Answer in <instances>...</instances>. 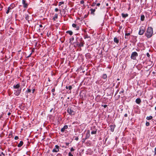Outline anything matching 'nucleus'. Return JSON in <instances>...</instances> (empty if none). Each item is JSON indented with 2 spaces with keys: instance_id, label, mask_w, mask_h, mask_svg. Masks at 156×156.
Listing matches in <instances>:
<instances>
[{
  "instance_id": "nucleus-35",
  "label": "nucleus",
  "mask_w": 156,
  "mask_h": 156,
  "mask_svg": "<svg viewBox=\"0 0 156 156\" xmlns=\"http://www.w3.org/2000/svg\"><path fill=\"white\" fill-rule=\"evenodd\" d=\"M55 12H57L58 11V9L57 8H56L55 9Z\"/></svg>"
},
{
  "instance_id": "nucleus-10",
  "label": "nucleus",
  "mask_w": 156,
  "mask_h": 156,
  "mask_svg": "<svg viewBox=\"0 0 156 156\" xmlns=\"http://www.w3.org/2000/svg\"><path fill=\"white\" fill-rule=\"evenodd\" d=\"M72 26L73 27L76 28V30H78L79 29V27L78 26H77V25L75 24H73Z\"/></svg>"
},
{
  "instance_id": "nucleus-31",
  "label": "nucleus",
  "mask_w": 156,
  "mask_h": 156,
  "mask_svg": "<svg viewBox=\"0 0 156 156\" xmlns=\"http://www.w3.org/2000/svg\"><path fill=\"white\" fill-rule=\"evenodd\" d=\"M31 90L30 89H28L27 90V91L28 93H30L31 92Z\"/></svg>"
},
{
  "instance_id": "nucleus-2",
  "label": "nucleus",
  "mask_w": 156,
  "mask_h": 156,
  "mask_svg": "<svg viewBox=\"0 0 156 156\" xmlns=\"http://www.w3.org/2000/svg\"><path fill=\"white\" fill-rule=\"evenodd\" d=\"M145 28L143 27L142 26L140 28L139 31V34L140 35H143L145 32Z\"/></svg>"
},
{
  "instance_id": "nucleus-37",
  "label": "nucleus",
  "mask_w": 156,
  "mask_h": 156,
  "mask_svg": "<svg viewBox=\"0 0 156 156\" xmlns=\"http://www.w3.org/2000/svg\"><path fill=\"white\" fill-rule=\"evenodd\" d=\"M55 91V90L54 89H53L51 90L52 92H54Z\"/></svg>"
},
{
  "instance_id": "nucleus-49",
  "label": "nucleus",
  "mask_w": 156,
  "mask_h": 156,
  "mask_svg": "<svg viewBox=\"0 0 156 156\" xmlns=\"http://www.w3.org/2000/svg\"><path fill=\"white\" fill-rule=\"evenodd\" d=\"M69 143H66V145H69Z\"/></svg>"
},
{
  "instance_id": "nucleus-7",
  "label": "nucleus",
  "mask_w": 156,
  "mask_h": 156,
  "mask_svg": "<svg viewBox=\"0 0 156 156\" xmlns=\"http://www.w3.org/2000/svg\"><path fill=\"white\" fill-rule=\"evenodd\" d=\"M22 3L23 5V6L24 8H27L28 6L27 4L26 3V1L24 0H23Z\"/></svg>"
},
{
  "instance_id": "nucleus-16",
  "label": "nucleus",
  "mask_w": 156,
  "mask_h": 156,
  "mask_svg": "<svg viewBox=\"0 0 156 156\" xmlns=\"http://www.w3.org/2000/svg\"><path fill=\"white\" fill-rule=\"evenodd\" d=\"M97 132V129H94V130H92L91 132V134H95Z\"/></svg>"
},
{
  "instance_id": "nucleus-24",
  "label": "nucleus",
  "mask_w": 156,
  "mask_h": 156,
  "mask_svg": "<svg viewBox=\"0 0 156 156\" xmlns=\"http://www.w3.org/2000/svg\"><path fill=\"white\" fill-rule=\"evenodd\" d=\"M130 34L129 33L126 34H125V36H126L125 38H127V37H126V36H129L130 35Z\"/></svg>"
},
{
  "instance_id": "nucleus-54",
  "label": "nucleus",
  "mask_w": 156,
  "mask_h": 156,
  "mask_svg": "<svg viewBox=\"0 0 156 156\" xmlns=\"http://www.w3.org/2000/svg\"><path fill=\"white\" fill-rule=\"evenodd\" d=\"M0 156H2L1 154H0Z\"/></svg>"
},
{
  "instance_id": "nucleus-14",
  "label": "nucleus",
  "mask_w": 156,
  "mask_h": 156,
  "mask_svg": "<svg viewBox=\"0 0 156 156\" xmlns=\"http://www.w3.org/2000/svg\"><path fill=\"white\" fill-rule=\"evenodd\" d=\"M23 144V142L22 141H21L20 142V143L18 144L17 146L18 147H20Z\"/></svg>"
},
{
  "instance_id": "nucleus-38",
  "label": "nucleus",
  "mask_w": 156,
  "mask_h": 156,
  "mask_svg": "<svg viewBox=\"0 0 156 156\" xmlns=\"http://www.w3.org/2000/svg\"><path fill=\"white\" fill-rule=\"evenodd\" d=\"M147 56L148 57H149L150 56V55L149 54L147 53Z\"/></svg>"
},
{
  "instance_id": "nucleus-11",
  "label": "nucleus",
  "mask_w": 156,
  "mask_h": 156,
  "mask_svg": "<svg viewBox=\"0 0 156 156\" xmlns=\"http://www.w3.org/2000/svg\"><path fill=\"white\" fill-rule=\"evenodd\" d=\"M114 42H115V43H116L117 44L119 42V39L117 37H115L114 38Z\"/></svg>"
},
{
  "instance_id": "nucleus-30",
  "label": "nucleus",
  "mask_w": 156,
  "mask_h": 156,
  "mask_svg": "<svg viewBox=\"0 0 156 156\" xmlns=\"http://www.w3.org/2000/svg\"><path fill=\"white\" fill-rule=\"evenodd\" d=\"M69 156H73V155L70 152H69Z\"/></svg>"
},
{
  "instance_id": "nucleus-12",
  "label": "nucleus",
  "mask_w": 156,
  "mask_h": 156,
  "mask_svg": "<svg viewBox=\"0 0 156 156\" xmlns=\"http://www.w3.org/2000/svg\"><path fill=\"white\" fill-rule=\"evenodd\" d=\"M20 87V85L18 84H17L16 85H14L13 86V88L15 89H19V88Z\"/></svg>"
},
{
  "instance_id": "nucleus-32",
  "label": "nucleus",
  "mask_w": 156,
  "mask_h": 156,
  "mask_svg": "<svg viewBox=\"0 0 156 156\" xmlns=\"http://www.w3.org/2000/svg\"><path fill=\"white\" fill-rule=\"evenodd\" d=\"M96 4V3L94 2V3H93V4H92L91 5L92 6H94Z\"/></svg>"
},
{
  "instance_id": "nucleus-47",
  "label": "nucleus",
  "mask_w": 156,
  "mask_h": 156,
  "mask_svg": "<svg viewBox=\"0 0 156 156\" xmlns=\"http://www.w3.org/2000/svg\"><path fill=\"white\" fill-rule=\"evenodd\" d=\"M78 137H76L75 138V140H78Z\"/></svg>"
},
{
  "instance_id": "nucleus-6",
  "label": "nucleus",
  "mask_w": 156,
  "mask_h": 156,
  "mask_svg": "<svg viewBox=\"0 0 156 156\" xmlns=\"http://www.w3.org/2000/svg\"><path fill=\"white\" fill-rule=\"evenodd\" d=\"M67 112L70 115H73L75 114L74 112L71 108H68Z\"/></svg>"
},
{
  "instance_id": "nucleus-5",
  "label": "nucleus",
  "mask_w": 156,
  "mask_h": 156,
  "mask_svg": "<svg viewBox=\"0 0 156 156\" xmlns=\"http://www.w3.org/2000/svg\"><path fill=\"white\" fill-rule=\"evenodd\" d=\"M14 94L17 95H19L20 94V93L21 91V89H18L17 90H14Z\"/></svg>"
},
{
  "instance_id": "nucleus-40",
  "label": "nucleus",
  "mask_w": 156,
  "mask_h": 156,
  "mask_svg": "<svg viewBox=\"0 0 156 156\" xmlns=\"http://www.w3.org/2000/svg\"><path fill=\"white\" fill-rule=\"evenodd\" d=\"M124 116L125 117H127V114H125L124 115Z\"/></svg>"
},
{
  "instance_id": "nucleus-46",
  "label": "nucleus",
  "mask_w": 156,
  "mask_h": 156,
  "mask_svg": "<svg viewBox=\"0 0 156 156\" xmlns=\"http://www.w3.org/2000/svg\"><path fill=\"white\" fill-rule=\"evenodd\" d=\"M107 105H104V108H106L107 107Z\"/></svg>"
},
{
  "instance_id": "nucleus-13",
  "label": "nucleus",
  "mask_w": 156,
  "mask_h": 156,
  "mask_svg": "<svg viewBox=\"0 0 156 156\" xmlns=\"http://www.w3.org/2000/svg\"><path fill=\"white\" fill-rule=\"evenodd\" d=\"M141 101V100L140 98H138L136 99V102L138 104H140V103Z\"/></svg>"
},
{
  "instance_id": "nucleus-33",
  "label": "nucleus",
  "mask_w": 156,
  "mask_h": 156,
  "mask_svg": "<svg viewBox=\"0 0 156 156\" xmlns=\"http://www.w3.org/2000/svg\"><path fill=\"white\" fill-rule=\"evenodd\" d=\"M84 3V1L83 0H82L80 1V3L81 4H83Z\"/></svg>"
},
{
  "instance_id": "nucleus-4",
  "label": "nucleus",
  "mask_w": 156,
  "mask_h": 156,
  "mask_svg": "<svg viewBox=\"0 0 156 156\" xmlns=\"http://www.w3.org/2000/svg\"><path fill=\"white\" fill-rule=\"evenodd\" d=\"M59 146L58 145H56L55 148L52 150V151L53 152H57L59 151Z\"/></svg>"
},
{
  "instance_id": "nucleus-50",
  "label": "nucleus",
  "mask_w": 156,
  "mask_h": 156,
  "mask_svg": "<svg viewBox=\"0 0 156 156\" xmlns=\"http://www.w3.org/2000/svg\"><path fill=\"white\" fill-rule=\"evenodd\" d=\"M106 5L107 6H108V3H107L106 4Z\"/></svg>"
},
{
  "instance_id": "nucleus-27",
  "label": "nucleus",
  "mask_w": 156,
  "mask_h": 156,
  "mask_svg": "<svg viewBox=\"0 0 156 156\" xmlns=\"http://www.w3.org/2000/svg\"><path fill=\"white\" fill-rule=\"evenodd\" d=\"M146 125L147 126H148L150 125V123L149 122H147L146 123Z\"/></svg>"
},
{
  "instance_id": "nucleus-1",
  "label": "nucleus",
  "mask_w": 156,
  "mask_h": 156,
  "mask_svg": "<svg viewBox=\"0 0 156 156\" xmlns=\"http://www.w3.org/2000/svg\"><path fill=\"white\" fill-rule=\"evenodd\" d=\"M153 34V28L151 27H148L145 33L146 36L147 38H149L152 36Z\"/></svg>"
},
{
  "instance_id": "nucleus-53",
  "label": "nucleus",
  "mask_w": 156,
  "mask_h": 156,
  "mask_svg": "<svg viewBox=\"0 0 156 156\" xmlns=\"http://www.w3.org/2000/svg\"><path fill=\"white\" fill-rule=\"evenodd\" d=\"M52 109H51V110H50V112H51L52 111Z\"/></svg>"
},
{
  "instance_id": "nucleus-8",
  "label": "nucleus",
  "mask_w": 156,
  "mask_h": 156,
  "mask_svg": "<svg viewBox=\"0 0 156 156\" xmlns=\"http://www.w3.org/2000/svg\"><path fill=\"white\" fill-rule=\"evenodd\" d=\"M13 8V7L10 5L8 7V10L6 12V14H8L9 13L10 10L12 9Z\"/></svg>"
},
{
  "instance_id": "nucleus-41",
  "label": "nucleus",
  "mask_w": 156,
  "mask_h": 156,
  "mask_svg": "<svg viewBox=\"0 0 156 156\" xmlns=\"http://www.w3.org/2000/svg\"><path fill=\"white\" fill-rule=\"evenodd\" d=\"M1 153H2L1 154L2 155V154L3 155V156H5V154H4L3 152H2Z\"/></svg>"
},
{
  "instance_id": "nucleus-29",
  "label": "nucleus",
  "mask_w": 156,
  "mask_h": 156,
  "mask_svg": "<svg viewBox=\"0 0 156 156\" xmlns=\"http://www.w3.org/2000/svg\"><path fill=\"white\" fill-rule=\"evenodd\" d=\"M72 87L71 86H69L68 87V89H69V90H71L72 89Z\"/></svg>"
},
{
  "instance_id": "nucleus-15",
  "label": "nucleus",
  "mask_w": 156,
  "mask_h": 156,
  "mask_svg": "<svg viewBox=\"0 0 156 156\" xmlns=\"http://www.w3.org/2000/svg\"><path fill=\"white\" fill-rule=\"evenodd\" d=\"M110 127L111 128V131L112 132H113L115 128V126H113V125H110Z\"/></svg>"
},
{
  "instance_id": "nucleus-23",
  "label": "nucleus",
  "mask_w": 156,
  "mask_h": 156,
  "mask_svg": "<svg viewBox=\"0 0 156 156\" xmlns=\"http://www.w3.org/2000/svg\"><path fill=\"white\" fill-rule=\"evenodd\" d=\"M90 11H91V13H93L95 11V9H90Z\"/></svg>"
},
{
  "instance_id": "nucleus-19",
  "label": "nucleus",
  "mask_w": 156,
  "mask_h": 156,
  "mask_svg": "<svg viewBox=\"0 0 156 156\" xmlns=\"http://www.w3.org/2000/svg\"><path fill=\"white\" fill-rule=\"evenodd\" d=\"M58 17V15L57 14H55V16L53 17L54 20H55L56 19H57Z\"/></svg>"
},
{
  "instance_id": "nucleus-48",
  "label": "nucleus",
  "mask_w": 156,
  "mask_h": 156,
  "mask_svg": "<svg viewBox=\"0 0 156 156\" xmlns=\"http://www.w3.org/2000/svg\"><path fill=\"white\" fill-rule=\"evenodd\" d=\"M40 27H42V25H40Z\"/></svg>"
},
{
  "instance_id": "nucleus-20",
  "label": "nucleus",
  "mask_w": 156,
  "mask_h": 156,
  "mask_svg": "<svg viewBox=\"0 0 156 156\" xmlns=\"http://www.w3.org/2000/svg\"><path fill=\"white\" fill-rule=\"evenodd\" d=\"M66 33L69 34L70 35L73 34V32L71 31H68L66 32Z\"/></svg>"
},
{
  "instance_id": "nucleus-44",
  "label": "nucleus",
  "mask_w": 156,
  "mask_h": 156,
  "mask_svg": "<svg viewBox=\"0 0 156 156\" xmlns=\"http://www.w3.org/2000/svg\"><path fill=\"white\" fill-rule=\"evenodd\" d=\"M93 128H94V126H93L91 128V129L92 130H93Z\"/></svg>"
},
{
  "instance_id": "nucleus-45",
  "label": "nucleus",
  "mask_w": 156,
  "mask_h": 156,
  "mask_svg": "<svg viewBox=\"0 0 156 156\" xmlns=\"http://www.w3.org/2000/svg\"><path fill=\"white\" fill-rule=\"evenodd\" d=\"M10 114H11V113H10V112H9V113H8V115H10Z\"/></svg>"
},
{
  "instance_id": "nucleus-9",
  "label": "nucleus",
  "mask_w": 156,
  "mask_h": 156,
  "mask_svg": "<svg viewBox=\"0 0 156 156\" xmlns=\"http://www.w3.org/2000/svg\"><path fill=\"white\" fill-rule=\"evenodd\" d=\"M67 128H68L67 126L65 125V126H64L61 129V131L62 132H64L65 131V129H67Z\"/></svg>"
},
{
  "instance_id": "nucleus-26",
  "label": "nucleus",
  "mask_w": 156,
  "mask_h": 156,
  "mask_svg": "<svg viewBox=\"0 0 156 156\" xmlns=\"http://www.w3.org/2000/svg\"><path fill=\"white\" fill-rule=\"evenodd\" d=\"M62 4H64V2H60L59 3L58 5L60 6Z\"/></svg>"
},
{
  "instance_id": "nucleus-36",
  "label": "nucleus",
  "mask_w": 156,
  "mask_h": 156,
  "mask_svg": "<svg viewBox=\"0 0 156 156\" xmlns=\"http://www.w3.org/2000/svg\"><path fill=\"white\" fill-rule=\"evenodd\" d=\"M100 5V4L99 3H98L97 4V6H99Z\"/></svg>"
},
{
  "instance_id": "nucleus-42",
  "label": "nucleus",
  "mask_w": 156,
  "mask_h": 156,
  "mask_svg": "<svg viewBox=\"0 0 156 156\" xmlns=\"http://www.w3.org/2000/svg\"><path fill=\"white\" fill-rule=\"evenodd\" d=\"M88 37H89L88 36H86L85 37V38H88Z\"/></svg>"
},
{
  "instance_id": "nucleus-51",
  "label": "nucleus",
  "mask_w": 156,
  "mask_h": 156,
  "mask_svg": "<svg viewBox=\"0 0 156 156\" xmlns=\"http://www.w3.org/2000/svg\"><path fill=\"white\" fill-rule=\"evenodd\" d=\"M66 89H68V87H67V86H66Z\"/></svg>"
},
{
  "instance_id": "nucleus-3",
  "label": "nucleus",
  "mask_w": 156,
  "mask_h": 156,
  "mask_svg": "<svg viewBox=\"0 0 156 156\" xmlns=\"http://www.w3.org/2000/svg\"><path fill=\"white\" fill-rule=\"evenodd\" d=\"M138 54L136 52H133L131 54V58L132 59L135 60L136 59V57L138 56Z\"/></svg>"
},
{
  "instance_id": "nucleus-17",
  "label": "nucleus",
  "mask_w": 156,
  "mask_h": 156,
  "mask_svg": "<svg viewBox=\"0 0 156 156\" xmlns=\"http://www.w3.org/2000/svg\"><path fill=\"white\" fill-rule=\"evenodd\" d=\"M122 16L123 17L125 18L128 16V14H124L123 13H122Z\"/></svg>"
},
{
  "instance_id": "nucleus-21",
  "label": "nucleus",
  "mask_w": 156,
  "mask_h": 156,
  "mask_svg": "<svg viewBox=\"0 0 156 156\" xmlns=\"http://www.w3.org/2000/svg\"><path fill=\"white\" fill-rule=\"evenodd\" d=\"M152 118V117L151 116H148L147 117V120H150Z\"/></svg>"
},
{
  "instance_id": "nucleus-39",
  "label": "nucleus",
  "mask_w": 156,
  "mask_h": 156,
  "mask_svg": "<svg viewBox=\"0 0 156 156\" xmlns=\"http://www.w3.org/2000/svg\"><path fill=\"white\" fill-rule=\"evenodd\" d=\"M154 154H156V147L155 148Z\"/></svg>"
},
{
  "instance_id": "nucleus-34",
  "label": "nucleus",
  "mask_w": 156,
  "mask_h": 156,
  "mask_svg": "<svg viewBox=\"0 0 156 156\" xmlns=\"http://www.w3.org/2000/svg\"><path fill=\"white\" fill-rule=\"evenodd\" d=\"M74 150V149L73 148V147L71 148L70 149V151H73Z\"/></svg>"
},
{
  "instance_id": "nucleus-25",
  "label": "nucleus",
  "mask_w": 156,
  "mask_h": 156,
  "mask_svg": "<svg viewBox=\"0 0 156 156\" xmlns=\"http://www.w3.org/2000/svg\"><path fill=\"white\" fill-rule=\"evenodd\" d=\"M86 134H87V136H88V137H89V136H90V132H89V131H88L87 132Z\"/></svg>"
},
{
  "instance_id": "nucleus-18",
  "label": "nucleus",
  "mask_w": 156,
  "mask_h": 156,
  "mask_svg": "<svg viewBox=\"0 0 156 156\" xmlns=\"http://www.w3.org/2000/svg\"><path fill=\"white\" fill-rule=\"evenodd\" d=\"M145 17L144 15H142L141 16L140 19L142 21H143L144 20Z\"/></svg>"
},
{
  "instance_id": "nucleus-52",
  "label": "nucleus",
  "mask_w": 156,
  "mask_h": 156,
  "mask_svg": "<svg viewBox=\"0 0 156 156\" xmlns=\"http://www.w3.org/2000/svg\"><path fill=\"white\" fill-rule=\"evenodd\" d=\"M117 80H119V78L117 79Z\"/></svg>"
},
{
  "instance_id": "nucleus-28",
  "label": "nucleus",
  "mask_w": 156,
  "mask_h": 156,
  "mask_svg": "<svg viewBox=\"0 0 156 156\" xmlns=\"http://www.w3.org/2000/svg\"><path fill=\"white\" fill-rule=\"evenodd\" d=\"M19 139V137L18 136H15V138H14V139L16 140H17L18 139Z\"/></svg>"
},
{
  "instance_id": "nucleus-55",
  "label": "nucleus",
  "mask_w": 156,
  "mask_h": 156,
  "mask_svg": "<svg viewBox=\"0 0 156 156\" xmlns=\"http://www.w3.org/2000/svg\"><path fill=\"white\" fill-rule=\"evenodd\" d=\"M121 92H123V91H122Z\"/></svg>"
},
{
  "instance_id": "nucleus-43",
  "label": "nucleus",
  "mask_w": 156,
  "mask_h": 156,
  "mask_svg": "<svg viewBox=\"0 0 156 156\" xmlns=\"http://www.w3.org/2000/svg\"><path fill=\"white\" fill-rule=\"evenodd\" d=\"M35 90L34 89L32 90V93H34V91H35Z\"/></svg>"
},
{
  "instance_id": "nucleus-22",
  "label": "nucleus",
  "mask_w": 156,
  "mask_h": 156,
  "mask_svg": "<svg viewBox=\"0 0 156 156\" xmlns=\"http://www.w3.org/2000/svg\"><path fill=\"white\" fill-rule=\"evenodd\" d=\"M107 77V75L106 74H104L103 75L102 78L104 79H106Z\"/></svg>"
}]
</instances>
